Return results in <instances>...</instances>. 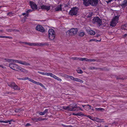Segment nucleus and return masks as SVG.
<instances>
[{
  "mask_svg": "<svg viewBox=\"0 0 127 127\" xmlns=\"http://www.w3.org/2000/svg\"><path fill=\"white\" fill-rule=\"evenodd\" d=\"M24 44H27L28 45L30 46H40L41 45H44V44L40 43H28L26 42H24L23 43Z\"/></svg>",
  "mask_w": 127,
  "mask_h": 127,
  "instance_id": "obj_8",
  "label": "nucleus"
},
{
  "mask_svg": "<svg viewBox=\"0 0 127 127\" xmlns=\"http://www.w3.org/2000/svg\"><path fill=\"white\" fill-rule=\"evenodd\" d=\"M50 76L53 78H54L57 80L58 81H61L62 80L61 79L57 77L54 74H52V73H51Z\"/></svg>",
  "mask_w": 127,
  "mask_h": 127,
  "instance_id": "obj_14",
  "label": "nucleus"
},
{
  "mask_svg": "<svg viewBox=\"0 0 127 127\" xmlns=\"http://www.w3.org/2000/svg\"><path fill=\"white\" fill-rule=\"evenodd\" d=\"M92 14L93 13L92 12H91L87 13L86 16L87 17L89 18L92 16Z\"/></svg>",
  "mask_w": 127,
  "mask_h": 127,
  "instance_id": "obj_24",
  "label": "nucleus"
},
{
  "mask_svg": "<svg viewBox=\"0 0 127 127\" xmlns=\"http://www.w3.org/2000/svg\"><path fill=\"white\" fill-rule=\"evenodd\" d=\"M79 58L76 57H74L71 58V59L74 60H79Z\"/></svg>",
  "mask_w": 127,
  "mask_h": 127,
  "instance_id": "obj_42",
  "label": "nucleus"
},
{
  "mask_svg": "<svg viewBox=\"0 0 127 127\" xmlns=\"http://www.w3.org/2000/svg\"><path fill=\"white\" fill-rule=\"evenodd\" d=\"M77 29L76 28H72L70 30L69 32L72 34H74L77 33Z\"/></svg>",
  "mask_w": 127,
  "mask_h": 127,
  "instance_id": "obj_13",
  "label": "nucleus"
},
{
  "mask_svg": "<svg viewBox=\"0 0 127 127\" xmlns=\"http://www.w3.org/2000/svg\"><path fill=\"white\" fill-rule=\"evenodd\" d=\"M55 33L54 30L52 29H50L48 31V38L50 40H53L55 38Z\"/></svg>",
  "mask_w": 127,
  "mask_h": 127,
  "instance_id": "obj_4",
  "label": "nucleus"
},
{
  "mask_svg": "<svg viewBox=\"0 0 127 127\" xmlns=\"http://www.w3.org/2000/svg\"><path fill=\"white\" fill-rule=\"evenodd\" d=\"M63 5L60 4L57 6L55 8V10L56 11H61L62 9V6Z\"/></svg>",
  "mask_w": 127,
  "mask_h": 127,
  "instance_id": "obj_15",
  "label": "nucleus"
},
{
  "mask_svg": "<svg viewBox=\"0 0 127 127\" xmlns=\"http://www.w3.org/2000/svg\"><path fill=\"white\" fill-rule=\"evenodd\" d=\"M88 32L89 34L91 35H94L95 34V32L91 30H89L88 31Z\"/></svg>",
  "mask_w": 127,
  "mask_h": 127,
  "instance_id": "obj_19",
  "label": "nucleus"
},
{
  "mask_svg": "<svg viewBox=\"0 0 127 127\" xmlns=\"http://www.w3.org/2000/svg\"><path fill=\"white\" fill-rule=\"evenodd\" d=\"M37 85H40L41 87L44 88V86L41 83H39V82H37V84H36Z\"/></svg>",
  "mask_w": 127,
  "mask_h": 127,
  "instance_id": "obj_33",
  "label": "nucleus"
},
{
  "mask_svg": "<svg viewBox=\"0 0 127 127\" xmlns=\"http://www.w3.org/2000/svg\"><path fill=\"white\" fill-rule=\"evenodd\" d=\"M126 25L122 26V29L125 30V29H126Z\"/></svg>",
  "mask_w": 127,
  "mask_h": 127,
  "instance_id": "obj_47",
  "label": "nucleus"
},
{
  "mask_svg": "<svg viewBox=\"0 0 127 127\" xmlns=\"http://www.w3.org/2000/svg\"><path fill=\"white\" fill-rule=\"evenodd\" d=\"M65 74L63 73H60L59 74V75L61 76L64 77Z\"/></svg>",
  "mask_w": 127,
  "mask_h": 127,
  "instance_id": "obj_44",
  "label": "nucleus"
},
{
  "mask_svg": "<svg viewBox=\"0 0 127 127\" xmlns=\"http://www.w3.org/2000/svg\"><path fill=\"white\" fill-rule=\"evenodd\" d=\"M113 0H108V1L109 2H110L111 1H112Z\"/></svg>",
  "mask_w": 127,
  "mask_h": 127,
  "instance_id": "obj_61",
  "label": "nucleus"
},
{
  "mask_svg": "<svg viewBox=\"0 0 127 127\" xmlns=\"http://www.w3.org/2000/svg\"><path fill=\"white\" fill-rule=\"evenodd\" d=\"M77 108H79V109H80V110H81V111H83V110L80 107H77Z\"/></svg>",
  "mask_w": 127,
  "mask_h": 127,
  "instance_id": "obj_56",
  "label": "nucleus"
},
{
  "mask_svg": "<svg viewBox=\"0 0 127 127\" xmlns=\"http://www.w3.org/2000/svg\"><path fill=\"white\" fill-rule=\"evenodd\" d=\"M88 106L89 107V108L90 111L91 110H92L93 111L94 110L93 107L91 106L90 105L88 104Z\"/></svg>",
  "mask_w": 127,
  "mask_h": 127,
  "instance_id": "obj_31",
  "label": "nucleus"
},
{
  "mask_svg": "<svg viewBox=\"0 0 127 127\" xmlns=\"http://www.w3.org/2000/svg\"><path fill=\"white\" fill-rule=\"evenodd\" d=\"M7 31L9 32H16L18 31L17 30H15L14 29H7Z\"/></svg>",
  "mask_w": 127,
  "mask_h": 127,
  "instance_id": "obj_26",
  "label": "nucleus"
},
{
  "mask_svg": "<svg viewBox=\"0 0 127 127\" xmlns=\"http://www.w3.org/2000/svg\"><path fill=\"white\" fill-rule=\"evenodd\" d=\"M127 5V0H124L121 6L123 7H125Z\"/></svg>",
  "mask_w": 127,
  "mask_h": 127,
  "instance_id": "obj_16",
  "label": "nucleus"
},
{
  "mask_svg": "<svg viewBox=\"0 0 127 127\" xmlns=\"http://www.w3.org/2000/svg\"><path fill=\"white\" fill-rule=\"evenodd\" d=\"M87 117H89V118L90 119H91L92 120H93V121L94 120V119H95V118L92 117L91 116H87Z\"/></svg>",
  "mask_w": 127,
  "mask_h": 127,
  "instance_id": "obj_35",
  "label": "nucleus"
},
{
  "mask_svg": "<svg viewBox=\"0 0 127 127\" xmlns=\"http://www.w3.org/2000/svg\"><path fill=\"white\" fill-rule=\"evenodd\" d=\"M93 22L94 23H97L100 26L101 25V20L98 17H95L93 19Z\"/></svg>",
  "mask_w": 127,
  "mask_h": 127,
  "instance_id": "obj_10",
  "label": "nucleus"
},
{
  "mask_svg": "<svg viewBox=\"0 0 127 127\" xmlns=\"http://www.w3.org/2000/svg\"><path fill=\"white\" fill-rule=\"evenodd\" d=\"M18 79L20 80H23V78H18Z\"/></svg>",
  "mask_w": 127,
  "mask_h": 127,
  "instance_id": "obj_55",
  "label": "nucleus"
},
{
  "mask_svg": "<svg viewBox=\"0 0 127 127\" xmlns=\"http://www.w3.org/2000/svg\"><path fill=\"white\" fill-rule=\"evenodd\" d=\"M74 81L80 82H81V83H83V81L80 79H79L76 78H75Z\"/></svg>",
  "mask_w": 127,
  "mask_h": 127,
  "instance_id": "obj_23",
  "label": "nucleus"
},
{
  "mask_svg": "<svg viewBox=\"0 0 127 127\" xmlns=\"http://www.w3.org/2000/svg\"><path fill=\"white\" fill-rule=\"evenodd\" d=\"M15 83L14 82L10 83L8 84V85L11 88H13L14 86L15 85Z\"/></svg>",
  "mask_w": 127,
  "mask_h": 127,
  "instance_id": "obj_20",
  "label": "nucleus"
},
{
  "mask_svg": "<svg viewBox=\"0 0 127 127\" xmlns=\"http://www.w3.org/2000/svg\"><path fill=\"white\" fill-rule=\"evenodd\" d=\"M50 5H43L41 6L40 8L42 9L48 11L50 9Z\"/></svg>",
  "mask_w": 127,
  "mask_h": 127,
  "instance_id": "obj_12",
  "label": "nucleus"
},
{
  "mask_svg": "<svg viewBox=\"0 0 127 127\" xmlns=\"http://www.w3.org/2000/svg\"><path fill=\"white\" fill-rule=\"evenodd\" d=\"M77 72L79 73H83V72L81 69H78L77 70Z\"/></svg>",
  "mask_w": 127,
  "mask_h": 127,
  "instance_id": "obj_32",
  "label": "nucleus"
},
{
  "mask_svg": "<svg viewBox=\"0 0 127 127\" xmlns=\"http://www.w3.org/2000/svg\"><path fill=\"white\" fill-rule=\"evenodd\" d=\"M0 123H4V121L0 120Z\"/></svg>",
  "mask_w": 127,
  "mask_h": 127,
  "instance_id": "obj_57",
  "label": "nucleus"
},
{
  "mask_svg": "<svg viewBox=\"0 0 127 127\" xmlns=\"http://www.w3.org/2000/svg\"><path fill=\"white\" fill-rule=\"evenodd\" d=\"M82 106L84 108L85 110L90 111V108L88 106V105H82Z\"/></svg>",
  "mask_w": 127,
  "mask_h": 127,
  "instance_id": "obj_17",
  "label": "nucleus"
},
{
  "mask_svg": "<svg viewBox=\"0 0 127 127\" xmlns=\"http://www.w3.org/2000/svg\"><path fill=\"white\" fill-rule=\"evenodd\" d=\"M29 80L31 82L33 83L36 84H37V82L34 80H33L31 79L30 78H29Z\"/></svg>",
  "mask_w": 127,
  "mask_h": 127,
  "instance_id": "obj_28",
  "label": "nucleus"
},
{
  "mask_svg": "<svg viewBox=\"0 0 127 127\" xmlns=\"http://www.w3.org/2000/svg\"><path fill=\"white\" fill-rule=\"evenodd\" d=\"M99 36H100V35H99L98 34L96 35V37H98Z\"/></svg>",
  "mask_w": 127,
  "mask_h": 127,
  "instance_id": "obj_59",
  "label": "nucleus"
},
{
  "mask_svg": "<svg viewBox=\"0 0 127 127\" xmlns=\"http://www.w3.org/2000/svg\"><path fill=\"white\" fill-rule=\"evenodd\" d=\"M5 62L8 63H16L23 65H30V64L26 62L25 61H21L20 60H12L8 58L5 59H4Z\"/></svg>",
  "mask_w": 127,
  "mask_h": 127,
  "instance_id": "obj_2",
  "label": "nucleus"
},
{
  "mask_svg": "<svg viewBox=\"0 0 127 127\" xmlns=\"http://www.w3.org/2000/svg\"><path fill=\"white\" fill-rule=\"evenodd\" d=\"M9 124H11V123H10V122H9Z\"/></svg>",
  "mask_w": 127,
  "mask_h": 127,
  "instance_id": "obj_63",
  "label": "nucleus"
},
{
  "mask_svg": "<svg viewBox=\"0 0 127 127\" xmlns=\"http://www.w3.org/2000/svg\"><path fill=\"white\" fill-rule=\"evenodd\" d=\"M70 75H68L65 74L64 75V77L66 78H69V77H70Z\"/></svg>",
  "mask_w": 127,
  "mask_h": 127,
  "instance_id": "obj_41",
  "label": "nucleus"
},
{
  "mask_svg": "<svg viewBox=\"0 0 127 127\" xmlns=\"http://www.w3.org/2000/svg\"><path fill=\"white\" fill-rule=\"evenodd\" d=\"M13 13L12 12H10L7 14V15L10 16H12Z\"/></svg>",
  "mask_w": 127,
  "mask_h": 127,
  "instance_id": "obj_40",
  "label": "nucleus"
},
{
  "mask_svg": "<svg viewBox=\"0 0 127 127\" xmlns=\"http://www.w3.org/2000/svg\"><path fill=\"white\" fill-rule=\"evenodd\" d=\"M84 61L87 62L95 61V60L94 59H88L86 58H85Z\"/></svg>",
  "mask_w": 127,
  "mask_h": 127,
  "instance_id": "obj_21",
  "label": "nucleus"
},
{
  "mask_svg": "<svg viewBox=\"0 0 127 127\" xmlns=\"http://www.w3.org/2000/svg\"><path fill=\"white\" fill-rule=\"evenodd\" d=\"M35 29L38 31L43 32L45 31L44 28L41 25H38L36 26Z\"/></svg>",
  "mask_w": 127,
  "mask_h": 127,
  "instance_id": "obj_11",
  "label": "nucleus"
},
{
  "mask_svg": "<svg viewBox=\"0 0 127 127\" xmlns=\"http://www.w3.org/2000/svg\"><path fill=\"white\" fill-rule=\"evenodd\" d=\"M13 88L14 90H19L20 89V88L18 87L16 84H15V85L14 86Z\"/></svg>",
  "mask_w": 127,
  "mask_h": 127,
  "instance_id": "obj_22",
  "label": "nucleus"
},
{
  "mask_svg": "<svg viewBox=\"0 0 127 127\" xmlns=\"http://www.w3.org/2000/svg\"><path fill=\"white\" fill-rule=\"evenodd\" d=\"M98 2V0H88L87 1H85L83 2V3L86 6L91 5L92 6H95L97 5Z\"/></svg>",
  "mask_w": 127,
  "mask_h": 127,
  "instance_id": "obj_3",
  "label": "nucleus"
},
{
  "mask_svg": "<svg viewBox=\"0 0 127 127\" xmlns=\"http://www.w3.org/2000/svg\"><path fill=\"white\" fill-rule=\"evenodd\" d=\"M127 36V33L124 34L123 36V37H126Z\"/></svg>",
  "mask_w": 127,
  "mask_h": 127,
  "instance_id": "obj_54",
  "label": "nucleus"
},
{
  "mask_svg": "<svg viewBox=\"0 0 127 127\" xmlns=\"http://www.w3.org/2000/svg\"><path fill=\"white\" fill-rule=\"evenodd\" d=\"M77 116H81V115L84 116V115L81 112L77 113Z\"/></svg>",
  "mask_w": 127,
  "mask_h": 127,
  "instance_id": "obj_39",
  "label": "nucleus"
},
{
  "mask_svg": "<svg viewBox=\"0 0 127 127\" xmlns=\"http://www.w3.org/2000/svg\"><path fill=\"white\" fill-rule=\"evenodd\" d=\"M52 73H45V75H47L48 76H51V75Z\"/></svg>",
  "mask_w": 127,
  "mask_h": 127,
  "instance_id": "obj_43",
  "label": "nucleus"
},
{
  "mask_svg": "<svg viewBox=\"0 0 127 127\" xmlns=\"http://www.w3.org/2000/svg\"><path fill=\"white\" fill-rule=\"evenodd\" d=\"M30 5L32 8L33 10H35L37 9V6L36 4L34 2L30 1Z\"/></svg>",
  "mask_w": 127,
  "mask_h": 127,
  "instance_id": "obj_9",
  "label": "nucleus"
},
{
  "mask_svg": "<svg viewBox=\"0 0 127 127\" xmlns=\"http://www.w3.org/2000/svg\"><path fill=\"white\" fill-rule=\"evenodd\" d=\"M3 38H8L10 39H12V37H11L6 36H3Z\"/></svg>",
  "mask_w": 127,
  "mask_h": 127,
  "instance_id": "obj_38",
  "label": "nucleus"
},
{
  "mask_svg": "<svg viewBox=\"0 0 127 127\" xmlns=\"http://www.w3.org/2000/svg\"><path fill=\"white\" fill-rule=\"evenodd\" d=\"M94 121L98 122H103V120L97 118H95Z\"/></svg>",
  "mask_w": 127,
  "mask_h": 127,
  "instance_id": "obj_18",
  "label": "nucleus"
},
{
  "mask_svg": "<svg viewBox=\"0 0 127 127\" xmlns=\"http://www.w3.org/2000/svg\"><path fill=\"white\" fill-rule=\"evenodd\" d=\"M9 66L11 69L18 71H21L26 73L28 72L27 71L26 69L13 63L9 64Z\"/></svg>",
  "mask_w": 127,
  "mask_h": 127,
  "instance_id": "obj_1",
  "label": "nucleus"
},
{
  "mask_svg": "<svg viewBox=\"0 0 127 127\" xmlns=\"http://www.w3.org/2000/svg\"><path fill=\"white\" fill-rule=\"evenodd\" d=\"M48 110L47 109H45L43 112V113L44 115H45L47 114L48 112Z\"/></svg>",
  "mask_w": 127,
  "mask_h": 127,
  "instance_id": "obj_34",
  "label": "nucleus"
},
{
  "mask_svg": "<svg viewBox=\"0 0 127 127\" xmlns=\"http://www.w3.org/2000/svg\"><path fill=\"white\" fill-rule=\"evenodd\" d=\"M95 109L97 111H103L104 110V109L101 108H95Z\"/></svg>",
  "mask_w": 127,
  "mask_h": 127,
  "instance_id": "obj_27",
  "label": "nucleus"
},
{
  "mask_svg": "<svg viewBox=\"0 0 127 127\" xmlns=\"http://www.w3.org/2000/svg\"><path fill=\"white\" fill-rule=\"evenodd\" d=\"M29 78H29L28 77L23 78V80H26L27 79H28L29 80Z\"/></svg>",
  "mask_w": 127,
  "mask_h": 127,
  "instance_id": "obj_50",
  "label": "nucleus"
},
{
  "mask_svg": "<svg viewBox=\"0 0 127 127\" xmlns=\"http://www.w3.org/2000/svg\"><path fill=\"white\" fill-rule=\"evenodd\" d=\"M3 36L0 35V38H3Z\"/></svg>",
  "mask_w": 127,
  "mask_h": 127,
  "instance_id": "obj_58",
  "label": "nucleus"
},
{
  "mask_svg": "<svg viewBox=\"0 0 127 127\" xmlns=\"http://www.w3.org/2000/svg\"><path fill=\"white\" fill-rule=\"evenodd\" d=\"M27 13H26H26H23L22 14V15H23V16H24L25 15H27Z\"/></svg>",
  "mask_w": 127,
  "mask_h": 127,
  "instance_id": "obj_53",
  "label": "nucleus"
},
{
  "mask_svg": "<svg viewBox=\"0 0 127 127\" xmlns=\"http://www.w3.org/2000/svg\"><path fill=\"white\" fill-rule=\"evenodd\" d=\"M101 39L100 38V40H96V39H91L89 40V42H90L92 41H99L100 42L101 41Z\"/></svg>",
  "mask_w": 127,
  "mask_h": 127,
  "instance_id": "obj_25",
  "label": "nucleus"
},
{
  "mask_svg": "<svg viewBox=\"0 0 127 127\" xmlns=\"http://www.w3.org/2000/svg\"><path fill=\"white\" fill-rule=\"evenodd\" d=\"M84 58H79V60L81 61H84Z\"/></svg>",
  "mask_w": 127,
  "mask_h": 127,
  "instance_id": "obj_48",
  "label": "nucleus"
},
{
  "mask_svg": "<svg viewBox=\"0 0 127 127\" xmlns=\"http://www.w3.org/2000/svg\"><path fill=\"white\" fill-rule=\"evenodd\" d=\"M72 114L73 115H77V114L73 113Z\"/></svg>",
  "mask_w": 127,
  "mask_h": 127,
  "instance_id": "obj_60",
  "label": "nucleus"
},
{
  "mask_svg": "<svg viewBox=\"0 0 127 127\" xmlns=\"http://www.w3.org/2000/svg\"><path fill=\"white\" fill-rule=\"evenodd\" d=\"M84 33L83 32H81L79 33V35L81 36H83L84 35Z\"/></svg>",
  "mask_w": 127,
  "mask_h": 127,
  "instance_id": "obj_36",
  "label": "nucleus"
},
{
  "mask_svg": "<svg viewBox=\"0 0 127 127\" xmlns=\"http://www.w3.org/2000/svg\"><path fill=\"white\" fill-rule=\"evenodd\" d=\"M38 113H39V114L41 115H44V114H43V112H38Z\"/></svg>",
  "mask_w": 127,
  "mask_h": 127,
  "instance_id": "obj_49",
  "label": "nucleus"
},
{
  "mask_svg": "<svg viewBox=\"0 0 127 127\" xmlns=\"http://www.w3.org/2000/svg\"><path fill=\"white\" fill-rule=\"evenodd\" d=\"M38 73L40 74H41L43 75H45V73L43 72H42L38 71Z\"/></svg>",
  "mask_w": 127,
  "mask_h": 127,
  "instance_id": "obj_37",
  "label": "nucleus"
},
{
  "mask_svg": "<svg viewBox=\"0 0 127 127\" xmlns=\"http://www.w3.org/2000/svg\"><path fill=\"white\" fill-rule=\"evenodd\" d=\"M32 10L31 9H29L27 11H26V13H27V14L26 15V16H27L28 17V13H29L30 12H32Z\"/></svg>",
  "mask_w": 127,
  "mask_h": 127,
  "instance_id": "obj_30",
  "label": "nucleus"
},
{
  "mask_svg": "<svg viewBox=\"0 0 127 127\" xmlns=\"http://www.w3.org/2000/svg\"><path fill=\"white\" fill-rule=\"evenodd\" d=\"M31 126V125L29 123H28L27 124H26V125H25V126Z\"/></svg>",
  "mask_w": 127,
  "mask_h": 127,
  "instance_id": "obj_51",
  "label": "nucleus"
},
{
  "mask_svg": "<svg viewBox=\"0 0 127 127\" xmlns=\"http://www.w3.org/2000/svg\"><path fill=\"white\" fill-rule=\"evenodd\" d=\"M83 2H84L85 1H87V0H83Z\"/></svg>",
  "mask_w": 127,
  "mask_h": 127,
  "instance_id": "obj_62",
  "label": "nucleus"
},
{
  "mask_svg": "<svg viewBox=\"0 0 127 127\" xmlns=\"http://www.w3.org/2000/svg\"><path fill=\"white\" fill-rule=\"evenodd\" d=\"M76 107L75 108H76V109H75V111H77L78 110H80V109H79V108H77V107Z\"/></svg>",
  "mask_w": 127,
  "mask_h": 127,
  "instance_id": "obj_52",
  "label": "nucleus"
},
{
  "mask_svg": "<svg viewBox=\"0 0 127 127\" xmlns=\"http://www.w3.org/2000/svg\"><path fill=\"white\" fill-rule=\"evenodd\" d=\"M75 106H73L71 104H70L68 106H63L62 108L64 109L67 110L68 111H75L74 108H75Z\"/></svg>",
  "mask_w": 127,
  "mask_h": 127,
  "instance_id": "obj_7",
  "label": "nucleus"
},
{
  "mask_svg": "<svg viewBox=\"0 0 127 127\" xmlns=\"http://www.w3.org/2000/svg\"><path fill=\"white\" fill-rule=\"evenodd\" d=\"M119 17L118 16H115L114 17L111 22L110 25L112 26H115L118 23L119 20Z\"/></svg>",
  "mask_w": 127,
  "mask_h": 127,
  "instance_id": "obj_5",
  "label": "nucleus"
},
{
  "mask_svg": "<svg viewBox=\"0 0 127 127\" xmlns=\"http://www.w3.org/2000/svg\"><path fill=\"white\" fill-rule=\"evenodd\" d=\"M78 10L79 9L78 8L73 7L70 11L69 14L72 16L76 15L78 12Z\"/></svg>",
  "mask_w": 127,
  "mask_h": 127,
  "instance_id": "obj_6",
  "label": "nucleus"
},
{
  "mask_svg": "<svg viewBox=\"0 0 127 127\" xmlns=\"http://www.w3.org/2000/svg\"><path fill=\"white\" fill-rule=\"evenodd\" d=\"M105 127H108V126H106Z\"/></svg>",
  "mask_w": 127,
  "mask_h": 127,
  "instance_id": "obj_64",
  "label": "nucleus"
},
{
  "mask_svg": "<svg viewBox=\"0 0 127 127\" xmlns=\"http://www.w3.org/2000/svg\"><path fill=\"white\" fill-rule=\"evenodd\" d=\"M32 120L34 121H35L36 122H37L38 121L40 120H41V118H32Z\"/></svg>",
  "mask_w": 127,
  "mask_h": 127,
  "instance_id": "obj_29",
  "label": "nucleus"
},
{
  "mask_svg": "<svg viewBox=\"0 0 127 127\" xmlns=\"http://www.w3.org/2000/svg\"><path fill=\"white\" fill-rule=\"evenodd\" d=\"M12 121V120H6V121H4V123H7L8 122H10Z\"/></svg>",
  "mask_w": 127,
  "mask_h": 127,
  "instance_id": "obj_46",
  "label": "nucleus"
},
{
  "mask_svg": "<svg viewBox=\"0 0 127 127\" xmlns=\"http://www.w3.org/2000/svg\"><path fill=\"white\" fill-rule=\"evenodd\" d=\"M75 78H74V77L71 76H70V77H69V78H70L71 80L73 81L74 80Z\"/></svg>",
  "mask_w": 127,
  "mask_h": 127,
  "instance_id": "obj_45",
  "label": "nucleus"
}]
</instances>
